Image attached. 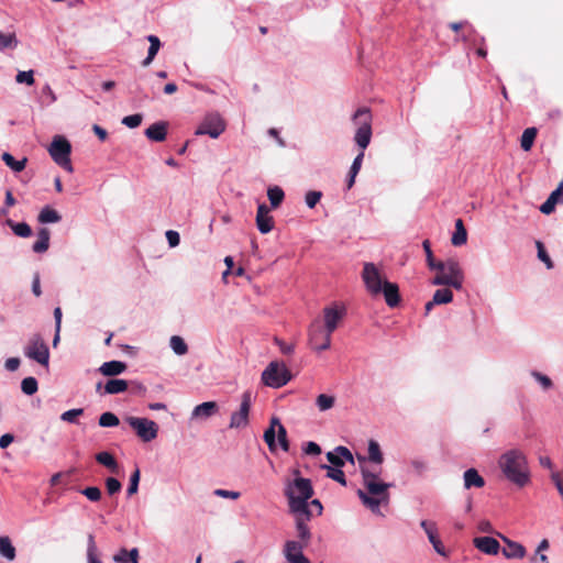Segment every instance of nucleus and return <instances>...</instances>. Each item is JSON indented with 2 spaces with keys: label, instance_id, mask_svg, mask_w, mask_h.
Masks as SVG:
<instances>
[{
  "label": "nucleus",
  "instance_id": "37998d69",
  "mask_svg": "<svg viewBox=\"0 0 563 563\" xmlns=\"http://www.w3.org/2000/svg\"><path fill=\"white\" fill-rule=\"evenodd\" d=\"M335 404L334 396H330L327 394H320L316 399V405L318 406L320 411H325L331 409Z\"/></svg>",
  "mask_w": 563,
  "mask_h": 563
},
{
  "label": "nucleus",
  "instance_id": "0e129e2a",
  "mask_svg": "<svg viewBox=\"0 0 563 563\" xmlns=\"http://www.w3.org/2000/svg\"><path fill=\"white\" fill-rule=\"evenodd\" d=\"M166 239L172 247H175L179 244L180 238L178 232L169 230L166 232Z\"/></svg>",
  "mask_w": 563,
  "mask_h": 563
},
{
  "label": "nucleus",
  "instance_id": "423d86ee",
  "mask_svg": "<svg viewBox=\"0 0 563 563\" xmlns=\"http://www.w3.org/2000/svg\"><path fill=\"white\" fill-rule=\"evenodd\" d=\"M291 379V373L284 363L271 362L262 373V382L272 388H280Z\"/></svg>",
  "mask_w": 563,
  "mask_h": 563
},
{
  "label": "nucleus",
  "instance_id": "9b49d317",
  "mask_svg": "<svg viewBox=\"0 0 563 563\" xmlns=\"http://www.w3.org/2000/svg\"><path fill=\"white\" fill-rule=\"evenodd\" d=\"M332 333L324 329L317 320L312 322L309 329V343L316 351H325L331 346Z\"/></svg>",
  "mask_w": 563,
  "mask_h": 563
},
{
  "label": "nucleus",
  "instance_id": "6e6552de",
  "mask_svg": "<svg viewBox=\"0 0 563 563\" xmlns=\"http://www.w3.org/2000/svg\"><path fill=\"white\" fill-rule=\"evenodd\" d=\"M24 353L29 358L36 361L41 365H48L49 350L40 334H33L30 338L24 349Z\"/></svg>",
  "mask_w": 563,
  "mask_h": 563
},
{
  "label": "nucleus",
  "instance_id": "412c9836",
  "mask_svg": "<svg viewBox=\"0 0 563 563\" xmlns=\"http://www.w3.org/2000/svg\"><path fill=\"white\" fill-rule=\"evenodd\" d=\"M219 410L216 401H206L195 407L191 417L197 419H207L216 415Z\"/></svg>",
  "mask_w": 563,
  "mask_h": 563
},
{
  "label": "nucleus",
  "instance_id": "0eeeda50",
  "mask_svg": "<svg viewBox=\"0 0 563 563\" xmlns=\"http://www.w3.org/2000/svg\"><path fill=\"white\" fill-rule=\"evenodd\" d=\"M53 161L67 172H73L70 162L71 145L64 136H55L48 147Z\"/></svg>",
  "mask_w": 563,
  "mask_h": 563
},
{
  "label": "nucleus",
  "instance_id": "f8f14e48",
  "mask_svg": "<svg viewBox=\"0 0 563 563\" xmlns=\"http://www.w3.org/2000/svg\"><path fill=\"white\" fill-rule=\"evenodd\" d=\"M252 405V393L246 390L242 394L241 405L238 411L231 415L230 424L231 429L244 428L249 424V415Z\"/></svg>",
  "mask_w": 563,
  "mask_h": 563
},
{
  "label": "nucleus",
  "instance_id": "ddd939ff",
  "mask_svg": "<svg viewBox=\"0 0 563 563\" xmlns=\"http://www.w3.org/2000/svg\"><path fill=\"white\" fill-rule=\"evenodd\" d=\"M225 130V122L219 114H209L196 130V135H209L212 139L219 137Z\"/></svg>",
  "mask_w": 563,
  "mask_h": 563
},
{
  "label": "nucleus",
  "instance_id": "680f3d73",
  "mask_svg": "<svg viewBox=\"0 0 563 563\" xmlns=\"http://www.w3.org/2000/svg\"><path fill=\"white\" fill-rule=\"evenodd\" d=\"M532 376L542 385L544 389H549L552 386V380L548 376L539 372H533Z\"/></svg>",
  "mask_w": 563,
  "mask_h": 563
},
{
  "label": "nucleus",
  "instance_id": "7c9ffc66",
  "mask_svg": "<svg viewBox=\"0 0 563 563\" xmlns=\"http://www.w3.org/2000/svg\"><path fill=\"white\" fill-rule=\"evenodd\" d=\"M113 560L118 563H139V550L136 548L128 551L121 549L114 556Z\"/></svg>",
  "mask_w": 563,
  "mask_h": 563
},
{
  "label": "nucleus",
  "instance_id": "774afa93",
  "mask_svg": "<svg viewBox=\"0 0 563 563\" xmlns=\"http://www.w3.org/2000/svg\"><path fill=\"white\" fill-rule=\"evenodd\" d=\"M336 452L339 453L343 461L346 460L353 463V455L347 448L340 445L336 448Z\"/></svg>",
  "mask_w": 563,
  "mask_h": 563
},
{
  "label": "nucleus",
  "instance_id": "a18cd8bd",
  "mask_svg": "<svg viewBox=\"0 0 563 563\" xmlns=\"http://www.w3.org/2000/svg\"><path fill=\"white\" fill-rule=\"evenodd\" d=\"M38 385L34 377H25L21 383V389L25 395H34L37 391Z\"/></svg>",
  "mask_w": 563,
  "mask_h": 563
},
{
  "label": "nucleus",
  "instance_id": "473e14b6",
  "mask_svg": "<svg viewBox=\"0 0 563 563\" xmlns=\"http://www.w3.org/2000/svg\"><path fill=\"white\" fill-rule=\"evenodd\" d=\"M558 203H562V198L552 191L548 199L540 206V211L544 214H551Z\"/></svg>",
  "mask_w": 563,
  "mask_h": 563
},
{
  "label": "nucleus",
  "instance_id": "4d7b16f0",
  "mask_svg": "<svg viewBox=\"0 0 563 563\" xmlns=\"http://www.w3.org/2000/svg\"><path fill=\"white\" fill-rule=\"evenodd\" d=\"M429 541L432 544L434 551L439 555L444 556V558L448 556V552H446L445 547L443 545L442 541L439 538V533L435 534L434 537L430 538Z\"/></svg>",
  "mask_w": 563,
  "mask_h": 563
},
{
  "label": "nucleus",
  "instance_id": "13d9d810",
  "mask_svg": "<svg viewBox=\"0 0 563 563\" xmlns=\"http://www.w3.org/2000/svg\"><path fill=\"white\" fill-rule=\"evenodd\" d=\"M277 437L280 448L287 452L289 450V441L287 439V431L285 427L280 423L279 428L277 429Z\"/></svg>",
  "mask_w": 563,
  "mask_h": 563
},
{
  "label": "nucleus",
  "instance_id": "f03ea898",
  "mask_svg": "<svg viewBox=\"0 0 563 563\" xmlns=\"http://www.w3.org/2000/svg\"><path fill=\"white\" fill-rule=\"evenodd\" d=\"M361 472L365 490L358 489L357 495L366 508L374 514H379V507L389 503L388 489L393 484L382 482L378 473H371L367 466H362Z\"/></svg>",
  "mask_w": 563,
  "mask_h": 563
},
{
  "label": "nucleus",
  "instance_id": "bb28decb",
  "mask_svg": "<svg viewBox=\"0 0 563 563\" xmlns=\"http://www.w3.org/2000/svg\"><path fill=\"white\" fill-rule=\"evenodd\" d=\"M467 242V231L464 227L463 220L457 219L455 221V231L452 235L451 243L454 246H462Z\"/></svg>",
  "mask_w": 563,
  "mask_h": 563
},
{
  "label": "nucleus",
  "instance_id": "2eb2a0df",
  "mask_svg": "<svg viewBox=\"0 0 563 563\" xmlns=\"http://www.w3.org/2000/svg\"><path fill=\"white\" fill-rule=\"evenodd\" d=\"M346 310L345 308L339 306H329L323 309V321L322 325L329 332L333 333L340 323L343 321L345 317Z\"/></svg>",
  "mask_w": 563,
  "mask_h": 563
},
{
  "label": "nucleus",
  "instance_id": "b1692460",
  "mask_svg": "<svg viewBox=\"0 0 563 563\" xmlns=\"http://www.w3.org/2000/svg\"><path fill=\"white\" fill-rule=\"evenodd\" d=\"M280 424V420L277 417H273L271 419V426L264 432V441L272 452L276 450V428L278 429Z\"/></svg>",
  "mask_w": 563,
  "mask_h": 563
},
{
  "label": "nucleus",
  "instance_id": "c03bdc74",
  "mask_svg": "<svg viewBox=\"0 0 563 563\" xmlns=\"http://www.w3.org/2000/svg\"><path fill=\"white\" fill-rule=\"evenodd\" d=\"M119 423H120L119 418L110 411L103 412L99 417V426L100 427L112 428V427L119 426Z\"/></svg>",
  "mask_w": 563,
  "mask_h": 563
},
{
  "label": "nucleus",
  "instance_id": "e2e57ef3",
  "mask_svg": "<svg viewBox=\"0 0 563 563\" xmlns=\"http://www.w3.org/2000/svg\"><path fill=\"white\" fill-rule=\"evenodd\" d=\"M214 495H217L219 497H223V498H231V499H238L240 497L239 492L227 490V489H221V488L216 489Z\"/></svg>",
  "mask_w": 563,
  "mask_h": 563
},
{
  "label": "nucleus",
  "instance_id": "4be33fe9",
  "mask_svg": "<svg viewBox=\"0 0 563 563\" xmlns=\"http://www.w3.org/2000/svg\"><path fill=\"white\" fill-rule=\"evenodd\" d=\"M464 487L470 489L472 487L482 488L485 485L484 478L479 475L477 470L468 468L464 473Z\"/></svg>",
  "mask_w": 563,
  "mask_h": 563
},
{
  "label": "nucleus",
  "instance_id": "58836bf2",
  "mask_svg": "<svg viewBox=\"0 0 563 563\" xmlns=\"http://www.w3.org/2000/svg\"><path fill=\"white\" fill-rule=\"evenodd\" d=\"M432 299L433 303L437 305L450 303L453 300V292L448 287L437 289L435 292L433 294Z\"/></svg>",
  "mask_w": 563,
  "mask_h": 563
},
{
  "label": "nucleus",
  "instance_id": "338daca9",
  "mask_svg": "<svg viewBox=\"0 0 563 563\" xmlns=\"http://www.w3.org/2000/svg\"><path fill=\"white\" fill-rule=\"evenodd\" d=\"M474 44H477L478 47L476 49V54L479 56V57H483L485 58L487 56V49L485 48V38L483 36H479L478 37V41L477 40H474Z\"/></svg>",
  "mask_w": 563,
  "mask_h": 563
},
{
  "label": "nucleus",
  "instance_id": "3c124183",
  "mask_svg": "<svg viewBox=\"0 0 563 563\" xmlns=\"http://www.w3.org/2000/svg\"><path fill=\"white\" fill-rule=\"evenodd\" d=\"M422 247L426 252V256H427V263H428V266L430 269H434L437 267V264L439 261H435L434 260V256H433V253H432V250H431V244H430V241L429 240H424L422 242Z\"/></svg>",
  "mask_w": 563,
  "mask_h": 563
},
{
  "label": "nucleus",
  "instance_id": "f704fd0d",
  "mask_svg": "<svg viewBox=\"0 0 563 563\" xmlns=\"http://www.w3.org/2000/svg\"><path fill=\"white\" fill-rule=\"evenodd\" d=\"M368 461L373 462L377 465H380L384 461V456L380 451V446L374 440H371L368 443Z\"/></svg>",
  "mask_w": 563,
  "mask_h": 563
},
{
  "label": "nucleus",
  "instance_id": "bf43d9fd",
  "mask_svg": "<svg viewBox=\"0 0 563 563\" xmlns=\"http://www.w3.org/2000/svg\"><path fill=\"white\" fill-rule=\"evenodd\" d=\"M81 494L91 501H99L101 498V490L96 486L86 487L81 490Z\"/></svg>",
  "mask_w": 563,
  "mask_h": 563
},
{
  "label": "nucleus",
  "instance_id": "a19ab883",
  "mask_svg": "<svg viewBox=\"0 0 563 563\" xmlns=\"http://www.w3.org/2000/svg\"><path fill=\"white\" fill-rule=\"evenodd\" d=\"M322 467L327 470V476L329 478L336 481L338 483H340L343 486L346 485L345 475H344V472L341 470V467H331L328 465H323Z\"/></svg>",
  "mask_w": 563,
  "mask_h": 563
},
{
  "label": "nucleus",
  "instance_id": "052dcab7",
  "mask_svg": "<svg viewBox=\"0 0 563 563\" xmlns=\"http://www.w3.org/2000/svg\"><path fill=\"white\" fill-rule=\"evenodd\" d=\"M328 461L334 466V467H342L344 466V461L341 459L339 453L336 452V449L333 452L327 453Z\"/></svg>",
  "mask_w": 563,
  "mask_h": 563
},
{
  "label": "nucleus",
  "instance_id": "72a5a7b5",
  "mask_svg": "<svg viewBox=\"0 0 563 563\" xmlns=\"http://www.w3.org/2000/svg\"><path fill=\"white\" fill-rule=\"evenodd\" d=\"M5 223L12 229L14 234L18 236L29 238L32 234L31 227L25 222L15 223L11 219H8Z\"/></svg>",
  "mask_w": 563,
  "mask_h": 563
},
{
  "label": "nucleus",
  "instance_id": "6ab92c4d",
  "mask_svg": "<svg viewBox=\"0 0 563 563\" xmlns=\"http://www.w3.org/2000/svg\"><path fill=\"white\" fill-rule=\"evenodd\" d=\"M168 124L165 121L153 123L145 130V135L148 140L154 142H163L167 135Z\"/></svg>",
  "mask_w": 563,
  "mask_h": 563
},
{
  "label": "nucleus",
  "instance_id": "f3484780",
  "mask_svg": "<svg viewBox=\"0 0 563 563\" xmlns=\"http://www.w3.org/2000/svg\"><path fill=\"white\" fill-rule=\"evenodd\" d=\"M473 543L481 552L489 555H496L500 550L499 542L492 537H477Z\"/></svg>",
  "mask_w": 563,
  "mask_h": 563
},
{
  "label": "nucleus",
  "instance_id": "2f4dec72",
  "mask_svg": "<svg viewBox=\"0 0 563 563\" xmlns=\"http://www.w3.org/2000/svg\"><path fill=\"white\" fill-rule=\"evenodd\" d=\"M537 134H538V130L537 128H527L522 135H521V140H520V146L523 151L528 152L532 148L533 146V143H534V140L537 137Z\"/></svg>",
  "mask_w": 563,
  "mask_h": 563
},
{
  "label": "nucleus",
  "instance_id": "5701e85b",
  "mask_svg": "<svg viewBox=\"0 0 563 563\" xmlns=\"http://www.w3.org/2000/svg\"><path fill=\"white\" fill-rule=\"evenodd\" d=\"M96 461L107 467L111 473L118 474L119 473V463L117 462L115 457L107 452L102 451L96 454L95 456Z\"/></svg>",
  "mask_w": 563,
  "mask_h": 563
},
{
  "label": "nucleus",
  "instance_id": "393cba45",
  "mask_svg": "<svg viewBox=\"0 0 563 563\" xmlns=\"http://www.w3.org/2000/svg\"><path fill=\"white\" fill-rule=\"evenodd\" d=\"M51 232L47 228H41L37 232V241L33 244L32 249L35 253H44L49 247Z\"/></svg>",
  "mask_w": 563,
  "mask_h": 563
},
{
  "label": "nucleus",
  "instance_id": "8fccbe9b",
  "mask_svg": "<svg viewBox=\"0 0 563 563\" xmlns=\"http://www.w3.org/2000/svg\"><path fill=\"white\" fill-rule=\"evenodd\" d=\"M536 245H537V249H538V257H539V260L542 261L545 264L547 268H549V269L553 268V262L550 258V256L548 255V253H547V251L544 249L543 243L540 242V241H537Z\"/></svg>",
  "mask_w": 563,
  "mask_h": 563
},
{
  "label": "nucleus",
  "instance_id": "4c0bfd02",
  "mask_svg": "<svg viewBox=\"0 0 563 563\" xmlns=\"http://www.w3.org/2000/svg\"><path fill=\"white\" fill-rule=\"evenodd\" d=\"M267 196L272 207L278 208L284 200L285 194L280 187L274 186L268 188Z\"/></svg>",
  "mask_w": 563,
  "mask_h": 563
},
{
  "label": "nucleus",
  "instance_id": "ea45409f",
  "mask_svg": "<svg viewBox=\"0 0 563 563\" xmlns=\"http://www.w3.org/2000/svg\"><path fill=\"white\" fill-rule=\"evenodd\" d=\"M449 27L453 32H460L462 29H467V34L463 35L464 41H468L472 35H477L475 29L468 23V21L451 22Z\"/></svg>",
  "mask_w": 563,
  "mask_h": 563
},
{
  "label": "nucleus",
  "instance_id": "c756f323",
  "mask_svg": "<svg viewBox=\"0 0 563 563\" xmlns=\"http://www.w3.org/2000/svg\"><path fill=\"white\" fill-rule=\"evenodd\" d=\"M147 41L150 42V47L146 58L142 62L144 67L148 66L153 62L161 48V41L156 35H148Z\"/></svg>",
  "mask_w": 563,
  "mask_h": 563
},
{
  "label": "nucleus",
  "instance_id": "aec40b11",
  "mask_svg": "<svg viewBox=\"0 0 563 563\" xmlns=\"http://www.w3.org/2000/svg\"><path fill=\"white\" fill-rule=\"evenodd\" d=\"M505 547L503 548V554L507 559H522L526 555V549L522 544L511 541L508 538L503 537Z\"/></svg>",
  "mask_w": 563,
  "mask_h": 563
},
{
  "label": "nucleus",
  "instance_id": "a211bd4d",
  "mask_svg": "<svg viewBox=\"0 0 563 563\" xmlns=\"http://www.w3.org/2000/svg\"><path fill=\"white\" fill-rule=\"evenodd\" d=\"M382 294L384 295L385 301L388 307L395 308L400 303V294L397 284L384 280Z\"/></svg>",
  "mask_w": 563,
  "mask_h": 563
},
{
  "label": "nucleus",
  "instance_id": "69168bd1",
  "mask_svg": "<svg viewBox=\"0 0 563 563\" xmlns=\"http://www.w3.org/2000/svg\"><path fill=\"white\" fill-rule=\"evenodd\" d=\"M275 343L279 346L280 352H282L283 354L289 355V354H291V353L294 352V350H295L294 344H287V343L283 342L282 340H279V339H277V338L275 339Z\"/></svg>",
  "mask_w": 563,
  "mask_h": 563
},
{
  "label": "nucleus",
  "instance_id": "603ef678",
  "mask_svg": "<svg viewBox=\"0 0 563 563\" xmlns=\"http://www.w3.org/2000/svg\"><path fill=\"white\" fill-rule=\"evenodd\" d=\"M15 81L18 84H25L27 86H32L35 81L33 70L19 71L15 76Z\"/></svg>",
  "mask_w": 563,
  "mask_h": 563
},
{
  "label": "nucleus",
  "instance_id": "4468645a",
  "mask_svg": "<svg viewBox=\"0 0 563 563\" xmlns=\"http://www.w3.org/2000/svg\"><path fill=\"white\" fill-rule=\"evenodd\" d=\"M299 541H287L284 547V554L289 563H310V561L303 555L302 550L308 545L310 539L303 540L300 538Z\"/></svg>",
  "mask_w": 563,
  "mask_h": 563
},
{
  "label": "nucleus",
  "instance_id": "a878e982",
  "mask_svg": "<svg viewBox=\"0 0 563 563\" xmlns=\"http://www.w3.org/2000/svg\"><path fill=\"white\" fill-rule=\"evenodd\" d=\"M126 369V364L120 361H110L101 365L99 371L104 376H115L123 373Z\"/></svg>",
  "mask_w": 563,
  "mask_h": 563
},
{
  "label": "nucleus",
  "instance_id": "09e8293b",
  "mask_svg": "<svg viewBox=\"0 0 563 563\" xmlns=\"http://www.w3.org/2000/svg\"><path fill=\"white\" fill-rule=\"evenodd\" d=\"M84 415L82 408L70 409L62 413L60 419L69 423H76L77 418Z\"/></svg>",
  "mask_w": 563,
  "mask_h": 563
},
{
  "label": "nucleus",
  "instance_id": "20e7f679",
  "mask_svg": "<svg viewBox=\"0 0 563 563\" xmlns=\"http://www.w3.org/2000/svg\"><path fill=\"white\" fill-rule=\"evenodd\" d=\"M498 465L506 478L517 486L523 487L530 482L528 461L520 450L505 452L499 457Z\"/></svg>",
  "mask_w": 563,
  "mask_h": 563
},
{
  "label": "nucleus",
  "instance_id": "cd10ccee",
  "mask_svg": "<svg viewBox=\"0 0 563 563\" xmlns=\"http://www.w3.org/2000/svg\"><path fill=\"white\" fill-rule=\"evenodd\" d=\"M40 223H56L62 220V216L53 208L44 207L37 217Z\"/></svg>",
  "mask_w": 563,
  "mask_h": 563
},
{
  "label": "nucleus",
  "instance_id": "49530a36",
  "mask_svg": "<svg viewBox=\"0 0 563 563\" xmlns=\"http://www.w3.org/2000/svg\"><path fill=\"white\" fill-rule=\"evenodd\" d=\"M18 44L14 33H2L0 31V49L15 47Z\"/></svg>",
  "mask_w": 563,
  "mask_h": 563
},
{
  "label": "nucleus",
  "instance_id": "9d476101",
  "mask_svg": "<svg viewBox=\"0 0 563 563\" xmlns=\"http://www.w3.org/2000/svg\"><path fill=\"white\" fill-rule=\"evenodd\" d=\"M362 278L366 286L367 291L372 296L382 294L384 280H386L379 269L373 263H365L363 266Z\"/></svg>",
  "mask_w": 563,
  "mask_h": 563
},
{
  "label": "nucleus",
  "instance_id": "c85d7f7f",
  "mask_svg": "<svg viewBox=\"0 0 563 563\" xmlns=\"http://www.w3.org/2000/svg\"><path fill=\"white\" fill-rule=\"evenodd\" d=\"M128 389V382L119 378H111L104 385V393L115 395Z\"/></svg>",
  "mask_w": 563,
  "mask_h": 563
},
{
  "label": "nucleus",
  "instance_id": "de8ad7c7",
  "mask_svg": "<svg viewBox=\"0 0 563 563\" xmlns=\"http://www.w3.org/2000/svg\"><path fill=\"white\" fill-rule=\"evenodd\" d=\"M140 477H141V472L140 470L136 467L134 470V472L131 474V477H130V484H129V487L126 489V494L128 496H133L134 494L137 493V489H139V483H140Z\"/></svg>",
  "mask_w": 563,
  "mask_h": 563
},
{
  "label": "nucleus",
  "instance_id": "79ce46f5",
  "mask_svg": "<svg viewBox=\"0 0 563 563\" xmlns=\"http://www.w3.org/2000/svg\"><path fill=\"white\" fill-rule=\"evenodd\" d=\"M169 343L177 355H185L188 352V346L181 336L173 335Z\"/></svg>",
  "mask_w": 563,
  "mask_h": 563
},
{
  "label": "nucleus",
  "instance_id": "5fc2aeb1",
  "mask_svg": "<svg viewBox=\"0 0 563 563\" xmlns=\"http://www.w3.org/2000/svg\"><path fill=\"white\" fill-rule=\"evenodd\" d=\"M106 488L109 495H114L121 490L122 485L117 478L108 477L106 479Z\"/></svg>",
  "mask_w": 563,
  "mask_h": 563
},
{
  "label": "nucleus",
  "instance_id": "c9c22d12",
  "mask_svg": "<svg viewBox=\"0 0 563 563\" xmlns=\"http://www.w3.org/2000/svg\"><path fill=\"white\" fill-rule=\"evenodd\" d=\"M0 554L10 561L15 558V548L9 537H0Z\"/></svg>",
  "mask_w": 563,
  "mask_h": 563
},
{
  "label": "nucleus",
  "instance_id": "dca6fc26",
  "mask_svg": "<svg viewBox=\"0 0 563 563\" xmlns=\"http://www.w3.org/2000/svg\"><path fill=\"white\" fill-rule=\"evenodd\" d=\"M256 225L263 234L271 232L274 228V219L269 214V208L265 203H261L257 208Z\"/></svg>",
  "mask_w": 563,
  "mask_h": 563
},
{
  "label": "nucleus",
  "instance_id": "6e6d98bb",
  "mask_svg": "<svg viewBox=\"0 0 563 563\" xmlns=\"http://www.w3.org/2000/svg\"><path fill=\"white\" fill-rule=\"evenodd\" d=\"M322 198V192L317 190H310L306 194V203L309 208H314Z\"/></svg>",
  "mask_w": 563,
  "mask_h": 563
},
{
  "label": "nucleus",
  "instance_id": "7ed1b4c3",
  "mask_svg": "<svg viewBox=\"0 0 563 563\" xmlns=\"http://www.w3.org/2000/svg\"><path fill=\"white\" fill-rule=\"evenodd\" d=\"M352 120L357 125L354 141L362 151L354 158L350 168L349 178L346 180L347 189H351L355 183V177L361 169L364 158V150L368 146L372 139V114L368 108L363 107L357 109L353 114Z\"/></svg>",
  "mask_w": 563,
  "mask_h": 563
},
{
  "label": "nucleus",
  "instance_id": "e433bc0d",
  "mask_svg": "<svg viewBox=\"0 0 563 563\" xmlns=\"http://www.w3.org/2000/svg\"><path fill=\"white\" fill-rule=\"evenodd\" d=\"M2 159L8 167L14 172H22L25 168L27 159L24 157L21 161H16L10 153H3Z\"/></svg>",
  "mask_w": 563,
  "mask_h": 563
},
{
  "label": "nucleus",
  "instance_id": "864d4df0",
  "mask_svg": "<svg viewBox=\"0 0 563 563\" xmlns=\"http://www.w3.org/2000/svg\"><path fill=\"white\" fill-rule=\"evenodd\" d=\"M143 117L140 113L126 115L123 118L122 123L130 129L137 128L142 123Z\"/></svg>",
  "mask_w": 563,
  "mask_h": 563
},
{
  "label": "nucleus",
  "instance_id": "39448f33",
  "mask_svg": "<svg viewBox=\"0 0 563 563\" xmlns=\"http://www.w3.org/2000/svg\"><path fill=\"white\" fill-rule=\"evenodd\" d=\"M433 271L437 274L431 280L432 285L452 287L457 290L462 288L464 274L456 260L439 261Z\"/></svg>",
  "mask_w": 563,
  "mask_h": 563
},
{
  "label": "nucleus",
  "instance_id": "1a4fd4ad",
  "mask_svg": "<svg viewBox=\"0 0 563 563\" xmlns=\"http://www.w3.org/2000/svg\"><path fill=\"white\" fill-rule=\"evenodd\" d=\"M126 422L144 442H150L157 437L158 426L153 420L147 418L128 417Z\"/></svg>",
  "mask_w": 563,
  "mask_h": 563
},
{
  "label": "nucleus",
  "instance_id": "f257e3e1",
  "mask_svg": "<svg viewBox=\"0 0 563 563\" xmlns=\"http://www.w3.org/2000/svg\"><path fill=\"white\" fill-rule=\"evenodd\" d=\"M288 499L289 512L295 516L297 533L303 540L311 539V532L307 525L313 517L312 510H309L308 500L313 495V488L310 479L297 477L289 483L285 489Z\"/></svg>",
  "mask_w": 563,
  "mask_h": 563
}]
</instances>
